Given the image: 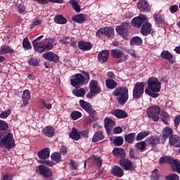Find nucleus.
<instances>
[{"label":"nucleus","instance_id":"obj_1","mask_svg":"<svg viewBox=\"0 0 180 180\" xmlns=\"http://www.w3.org/2000/svg\"><path fill=\"white\" fill-rule=\"evenodd\" d=\"M161 91V82L157 77H152L148 80V87L145 90V94L152 98H158L159 94Z\"/></svg>","mask_w":180,"mask_h":180},{"label":"nucleus","instance_id":"obj_2","mask_svg":"<svg viewBox=\"0 0 180 180\" xmlns=\"http://www.w3.org/2000/svg\"><path fill=\"white\" fill-rule=\"evenodd\" d=\"M113 95L117 96V101L120 105H124L129 100V89L127 87H117L114 91Z\"/></svg>","mask_w":180,"mask_h":180},{"label":"nucleus","instance_id":"obj_3","mask_svg":"<svg viewBox=\"0 0 180 180\" xmlns=\"http://www.w3.org/2000/svg\"><path fill=\"white\" fill-rule=\"evenodd\" d=\"M89 82V73L83 72V75L81 74H76L74 79H71L70 84L75 88H79L82 85L87 84Z\"/></svg>","mask_w":180,"mask_h":180},{"label":"nucleus","instance_id":"obj_4","mask_svg":"<svg viewBox=\"0 0 180 180\" xmlns=\"http://www.w3.org/2000/svg\"><path fill=\"white\" fill-rule=\"evenodd\" d=\"M79 105L82 109L86 110L87 113H89V122L88 123H92L94 120L96 119V111L92 108V105L91 103L84 101V100H80L79 101Z\"/></svg>","mask_w":180,"mask_h":180},{"label":"nucleus","instance_id":"obj_5","mask_svg":"<svg viewBox=\"0 0 180 180\" xmlns=\"http://www.w3.org/2000/svg\"><path fill=\"white\" fill-rule=\"evenodd\" d=\"M0 147L4 150H11L15 147L13 134L8 133L0 141Z\"/></svg>","mask_w":180,"mask_h":180},{"label":"nucleus","instance_id":"obj_6","mask_svg":"<svg viewBox=\"0 0 180 180\" xmlns=\"http://www.w3.org/2000/svg\"><path fill=\"white\" fill-rule=\"evenodd\" d=\"M161 108L158 105L150 106L147 109L148 117L153 119V122H158L160 120V112Z\"/></svg>","mask_w":180,"mask_h":180},{"label":"nucleus","instance_id":"obj_7","mask_svg":"<svg viewBox=\"0 0 180 180\" xmlns=\"http://www.w3.org/2000/svg\"><path fill=\"white\" fill-rule=\"evenodd\" d=\"M144 94V84L141 82H136L133 89V98L134 99H140Z\"/></svg>","mask_w":180,"mask_h":180},{"label":"nucleus","instance_id":"obj_8","mask_svg":"<svg viewBox=\"0 0 180 180\" xmlns=\"http://www.w3.org/2000/svg\"><path fill=\"white\" fill-rule=\"evenodd\" d=\"M115 34V30L112 27H105L100 28L96 33V37H101V36H107L112 37Z\"/></svg>","mask_w":180,"mask_h":180},{"label":"nucleus","instance_id":"obj_9","mask_svg":"<svg viewBox=\"0 0 180 180\" xmlns=\"http://www.w3.org/2000/svg\"><path fill=\"white\" fill-rule=\"evenodd\" d=\"M148 20L147 19V17L144 14H140L138 17H135L132 19L131 23L134 27H137L139 29V27H141V25L144 22H147Z\"/></svg>","mask_w":180,"mask_h":180},{"label":"nucleus","instance_id":"obj_10","mask_svg":"<svg viewBox=\"0 0 180 180\" xmlns=\"http://www.w3.org/2000/svg\"><path fill=\"white\" fill-rule=\"evenodd\" d=\"M111 56L113 58H120V63H124V61H127V55L124 54V53H123L120 49H112L111 51Z\"/></svg>","mask_w":180,"mask_h":180},{"label":"nucleus","instance_id":"obj_11","mask_svg":"<svg viewBox=\"0 0 180 180\" xmlns=\"http://www.w3.org/2000/svg\"><path fill=\"white\" fill-rule=\"evenodd\" d=\"M44 36L41 35L39 37H37L35 40L33 41L32 45L33 47L37 53H44V50L43 48V44L44 42H40V40L43 39Z\"/></svg>","mask_w":180,"mask_h":180},{"label":"nucleus","instance_id":"obj_12","mask_svg":"<svg viewBox=\"0 0 180 180\" xmlns=\"http://www.w3.org/2000/svg\"><path fill=\"white\" fill-rule=\"evenodd\" d=\"M37 172H39V174L42 175V176H44V178H49L53 175L51 170L44 165H39L37 167Z\"/></svg>","mask_w":180,"mask_h":180},{"label":"nucleus","instance_id":"obj_13","mask_svg":"<svg viewBox=\"0 0 180 180\" xmlns=\"http://www.w3.org/2000/svg\"><path fill=\"white\" fill-rule=\"evenodd\" d=\"M138 9L141 11V12H150L151 11V7H150V4L148 1L146 0H140L137 3Z\"/></svg>","mask_w":180,"mask_h":180},{"label":"nucleus","instance_id":"obj_14","mask_svg":"<svg viewBox=\"0 0 180 180\" xmlns=\"http://www.w3.org/2000/svg\"><path fill=\"white\" fill-rule=\"evenodd\" d=\"M126 27H127V23H124L121 25H118L116 27L117 33H118V34H120V36L123 37V39H126L127 37V35L129 34V31L127 30V29Z\"/></svg>","mask_w":180,"mask_h":180},{"label":"nucleus","instance_id":"obj_15","mask_svg":"<svg viewBox=\"0 0 180 180\" xmlns=\"http://www.w3.org/2000/svg\"><path fill=\"white\" fill-rule=\"evenodd\" d=\"M42 57H44L45 60H48V61H53V63H58V61H60V58L57 54L53 52L44 53L42 55Z\"/></svg>","mask_w":180,"mask_h":180},{"label":"nucleus","instance_id":"obj_16","mask_svg":"<svg viewBox=\"0 0 180 180\" xmlns=\"http://www.w3.org/2000/svg\"><path fill=\"white\" fill-rule=\"evenodd\" d=\"M120 165L124 169L125 171H130L133 165L130 160L124 158L120 160Z\"/></svg>","mask_w":180,"mask_h":180},{"label":"nucleus","instance_id":"obj_17","mask_svg":"<svg viewBox=\"0 0 180 180\" xmlns=\"http://www.w3.org/2000/svg\"><path fill=\"white\" fill-rule=\"evenodd\" d=\"M98 60L99 63H106L109 60V51L103 50L101 51L98 55Z\"/></svg>","mask_w":180,"mask_h":180},{"label":"nucleus","instance_id":"obj_18","mask_svg":"<svg viewBox=\"0 0 180 180\" xmlns=\"http://www.w3.org/2000/svg\"><path fill=\"white\" fill-rule=\"evenodd\" d=\"M169 144L172 147H180V138L178 135H172L169 137Z\"/></svg>","mask_w":180,"mask_h":180},{"label":"nucleus","instance_id":"obj_19","mask_svg":"<svg viewBox=\"0 0 180 180\" xmlns=\"http://www.w3.org/2000/svg\"><path fill=\"white\" fill-rule=\"evenodd\" d=\"M111 174L114 175V176H117V178H122V176L124 175V172L122 167L115 166L111 169Z\"/></svg>","mask_w":180,"mask_h":180},{"label":"nucleus","instance_id":"obj_20","mask_svg":"<svg viewBox=\"0 0 180 180\" xmlns=\"http://www.w3.org/2000/svg\"><path fill=\"white\" fill-rule=\"evenodd\" d=\"M53 47H54V39L51 38L46 39L43 43L44 51H46V50H51Z\"/></svg>","mask_w":180,"mask_h":180},{"label":"nucleus","instance_id":"obj_21","mask_svg":"<svg viewBox=\"0 0 180 180\" xmlns=\"http://www.w3.org/2000/svg\"><path fill=\"white\" fill-rule=\"evenodd\" d=\"M141 33L143 36H147V34H148L149 33H151V23L147 22L143 24L141 29Z\"/></svg>","mask_w":180,"mask_h":180},{"label":"nucleus","instance_id":"obj_22","mask_svg":"<svg viewBox=\"0 0 180 180\" xmlns=\"http://www.w3.org/2000/svg\"><path fill=\"white\" fill-rule=\"evenodd\" d=\"M146 143L152 147H155L157 144L160 143V139L157 136H150L146 139Z\"/></svg>","mask_w":180,"mask_h":180},{"label":"nucleus","instance_id":"obj_23","mask_svg":"<svg viewBox=\"0 0 180 180\" xmlns=\"http://www.w3.org/2000/svg\"><path fill=\"white\" fill-rule=\"evenodd\" d=\"M78 47L80 50L87 51V50H91V49H92V44L89 42L82 41L78 43Z\"/></svg>","mask_w":180,"mask_h":180},{"label":"nucleus","instance_id":"obj_24","mask_svg":"<svg viewBox=\"0 0 180 180\" xmlns=\"http://www.w3.org/2000/svg\"><path fill=\"white\" fill-rule=\"evenodd\" d=\"M112 115H114V116H116V117H117L118 119H124L126 117H127V112H126V111L123 110H115L114 111H112Z\"/></svg>","mask_w":180,"mask_h":180},{"label":"nucleus","instance_id":"obj_25","mask_svg":"<svg viewBox=\"0 0 180 180\" xmlns=\"http://www.w3.org/2000/svg\"><path fill=\"white\" fill-rule=\"evenodd\" d=\"M38 157L41 160H47L50 157V149L44 148V150L38 152Z\"/></svg>","mask_w":180,"mask_h":180},{"label":"nucleus","instance_id":"obj_26","mask_svg":"<svg viewBox=\"0 0 180 180\" xmlns=\"http://www.w3.org/2000/svg\"><path fill=\"white\" fill-rule=\"evenodd\" d=\"M0 53L1 54H8V53L13 54V53H15V50L8 45H3L0 48Z\"/></svg>","mask_w":180,"mask_h":180},{"label":"nucleus","instance_id":"obj_27","mask_svg":"<svg viewBox=\"0 0 180 180\" xmlns=\"http://www.w3.org/2000/svg\"><path fill=\"white\" fill-rule=\"evenodd\" d=\"M54 128L53 127L48 126L42 130L43 134L46 137H53L54 136Z\"/></svg>","mask_w":180,"mask_h":180},{"label":"nucleus","instance_id":"obj_28","mask_svg":"<svg viewBox=\"0 0 180 180\" xmlns=\"http://www.w3.org/2000/svg\"><path fill=\"white\" fill-rule=\"evenodd\" d=\"M170 165L172 167V171H174L175 172H177L178 174H180V162L178 160H172V163H170Z\"/></svg>","mask_w":180,"mask_h":180},{"label":"nucleus","instance_id":"obj_29","mask_svg":"<svg viewBox=\"0 0 180 180\" xmlns=\"http://www.w3.org/2000/svg\"><path fill=\"white\" fill-rule=\"evenodd\" d=\"M153 19H155L157 25H162V23H165V18H164V15H161L160 13H155V14H153Z\"/></svg>","mask_w":180,"mask_h":180},{"label":"nucleus","instance_id":"obj_30","mask_svg":"<svg viewBox=\"0 0 180 180\" xmlns=\"http://www.w3.org/2000/svg\"><path fill=\"white\" fill-rule=\"evenodd\" d=\"M69 136L70 137V139H72V140H75L76 141H78V140L81 139V135H79V132L75 128H72V131L69 134Z\"/></svg>","mask_w":180,"mask_h":180},{"label":"nucleus","instance_id":"obj_31","mask_svg":"<svg viewBox=\"0 0 180 180\" xmlns=\"http://www.w3.org/2000/svg\"><path fill=\"white\" fill-rule=\"evenodd\" d=\"M104 122H105V127L106 131L109 133V131H110V128L113 127V126L116 124V122L113 121V120H110L109 118H105Z\"/></svg>","mask_w":180,"mask_h":180},{"label":"nucleus","instance_id":"obj_32","mask_svg":"<svg viewBox=\"0 0 180 180\" xmlns=\"http://www.w3.org/2000/svg\"><path fill=\"white\" fill-rule=\"evenodd\" d=\"M90 91L92 94L99 93V89L98 88V82L96 80H91L90 82Z\"/></svg>","mask_w":180,"mask_h":180},{"label":"nucleus","instance_id":"obj_33","mask_svg":"<svg viewBox=\"0 0 180 180\" xmlns=\"http://www.w3.org/2000/svg\"><path fill=\"white\" fill-rule=\"evenodd\" d=\"M89 160L92 162V164H95V165H97V167H102V163L103 162V160H101V157L93 155L91 158H90Z\"/></svg>","mask_w":180,"mask_h":180},{"label":"nucleus","instance_id":"obj_34","mask_svg":"<svg viewBox=\"0 0 180 180\" xmlns=\"http://www.w3.org/2000/svg\"><path fill=\"white\" fill-rule=\"evenodd\" d=\"M72 20L76 23H83V22H85V15L84 14H77L72 16Z\"/></svg>","mask_w":180,"mask_h":180},{"label":"nucleus","instance_id":"obj_35","mask_svg":"<svg viewBox=\"0 0 180 180\" xmlns=\"http://www.w3.org/2000/svg\"><path fill=\"white\" fill-rule=\"evenodd\" d=\"M22 98L24 105H27V103H29V99H30V91L29 89L23 91Z\"/></svg>","mask_w":180,"mask_h":180},{"label":"nucleus","instance_id":"obj_36","mask_svg":"<svg viewBox=\"0 0 180 180\" xmlns=\"http://www.w3.org/2000/svg\"><path fill=\"white\" fill-rule=\"evenodd\" d=\"M112 153L114 155H116V157H121V158H124V157H126L124 150L120 148L114 149Z\"/></svg>","mask_w":180,"mask_h":180},{"label":"nucleus","instance_id":"obj_37","mask_svg":"<svg viewBox=\"0 0 180 180\" xmlns=\"http://www.w3.org/2000/svg\"><path fill=\"white\" fill-rule=\"evenodd\" d=\"M103 133L101 131H97L94 134L92 138V142L96 143V141H99L100 140H103Z\"/></svg>","mask_w":180,"mask_h":180},{"label":"nucleus","instance_id":"obj_38","mask_svg":"<svg viewBox=\"0 0 180 180\" xmlns=\"http://www.w3.org/2000/svg\"><path fill=\"white\" fill-rule=\"evenodd\" d=\"M174 158L171 156H163L160 158L159 163L160 164H172V160Z\"/></svg>","mask_w":180,"mask_h":180},{"label":"nucleus","instance_id":"obj_39","mask_svg":"<svg viewBox=\"0 0 180 180\" xmlns=\"http://www.w3.org/2000/svg\"><path fill=\"white\" fill-rule=\"evenodd\" d=\"M54 22L58 25H65L67 20L63 15H58L54 18Z\"/></svg>","mask_w":180,"mask_h":180},{"label":"nucleus","instance_id":"obj_40","mask_svg":"<svg viewBox=\"0 0 180 180\" xmlns=\"http://www.w3.org/2000/svg\"><path fill=\"white\" fill-rule=\"evenodd\" d=\"M105 84L107 88H109V89H115V88L117 86V83L115 80L110 79H106Z\"/></svg>","mask_w":180,"mask_h":180},{"label":"nucleus","instance_id":"obj_41","mask_svg":"<svg viewBox=\"0 0 180 180\" xmlns=\"http://www.w3.org/2000/svg\"><path fill=\"white\" fill-rule=\"evenodd\" d=\"M130 43L132 46H140L143 44V39L140 37H134L131 39Z\"/></svg>","mask_w":180,"mask_h":180},{"label":"nucleus","instance_id":"obj_42","mask_svg":"<svg viewBox=\"0 0 180 180\" xmlns=\"http://www.w3.org/2000/svg\"><path fill=\"white\" fill-rule=\"evenodd\" d=\"M172 136V129L169 127H165L162 131L163 139H168V137Z\"/></svg>","mask_w":180,"mask_h":180},{"label":"nucleus","instance_id":"obj_43","mask_svg":"<svg viewBox=\"0 0 180 180\" xmlns=\"http://www.w3.org/2000/svg\"><path fill=\"white\" fill-rule=\"evenodd\" d=\"M69 4L72 5L73 9H75L76 12H81V6H79L78 1H77V0H70Z\"/></svg>","mask_w":180,"mask_h":180},{"label":"nucleus","instance_id":"obj_44","mask_svg":"<svg viewBox=\"0 0 180 180\" xmlns=\"http://www.w3.org/2000/svg\"><path fill=\"white\" fill-rule=\"evenodd\" d=\"M135 139H136V133H131L127 135H125L124 136L125 141H127V143H129L130 144H131V143L134 141Z\"/></svg>","mask_w":180,"mask_h":180},{"label":"nucleus","instance_id":"obj_45","mask_svg":"<svg viewBox=\"0 0 180 180\" xmlns=\"http://www.w3.org/2000/svg\"><path fill=\"white\" fill-rule=\"evenodd\" d=\"M148 134H150V131H143L139 132L136 136V141H140V140H143V139H145V137H147Z\"/></svg>","mask_w":180,"mask_h":180},{"label":"nucleus","instance_id":"obj_46","mask_svg":"<svg viewBox=\"0 0 180 180\" xmlns=\"http://www.w3.org/2000/svg\"><path fill=\"white\" fill-rule=\"evenodd\" d=\"M72 94L77 97L84 96H85V90L82 88L77 89L72 91Z\"/></svg>","mask_w":180,"mask_h":180},{"label":"nucleus","instance_id":"obj_47","mask_svg":"<svg viewBox=\"0 0 180 180\" xmlns=\"http://www.w3.org/2000/svg\"><path fill=\"white\" fill-rule=\"evenodd\" d=\"M22 47L24 50H30V49H32V44H30V41H29V39L27 37L23 39Z\"/></svg>","mask_w":180,"mask_h":180},{"label":"nucleus","instance_id":"obj_48","mask_svg":"<svg viewBox=\"0 0 180 180\" xmlns=\"http://www.w3.org/2000/svg\"><path fill=\"white\" fill-rule=\"evenodd\" d=\"M161 57L162 58H165V60H172L173 56H172V54H171V53H169V51H163L161 53Z\"/></svg>","mask_w":180,"mask_h":180},{"label":"nucleus","instance_id":"obj_49","mask_svg":"<svg viewBox=\"0 0 180 180\" xmlns=\"http://www.w3.org/2000/svg\"><path fill=\"white\" fill-rule=\"evenodd\" d=\"M51 158L56 162H60V161H61V154H60V153H53L51 155Z\"/></svg>","mask_w":180,"mask_h":180},{"label":"nucleus","instance_id":"obj_50","mask_svg":"<svg viewBox=\"0 0 180 180\" xmlns=\"http://www.w3.org/2000/svg\"><path fill=\"white\" fill-rule=\"evenodd\" d=\"M161 119L165 124H168V122L169 121V115L166 112H163L161 114Z\"/></svg>","mask_w":180,"mask_h":180},{"label":"nucleus","instance_id":"obj_51","mask_svg":"<svg viewBox=\"0 0 180 180\" xmlns=\"http://www.w3.org/2000/svg\"><path fill=\"white\" fill-rule=\"evenodd\" d=\"M82 117V114L79 112V111H73L71 113V117L73 119V120H78L79 117Z\"/></svg>","mask_w":180,"mask_h":180},{"label":"nucleus","instance_id":"obj_52","mask_svg":"<svg viewBox=\"0 0 180 180\" xmlns=\"http://www.w3.org/2000/svg\"><path fill=\"white\" fill-rule=\"evenodd\" d=\"M165 179L167 180H179V176L175 174H170L165 176Z\"/></svg>","mask_w":180,"mask_h":180},{"label":"nucleus","instance_id":"obj_53","mask_svg":"<svg viewBox=\"0 0 180 180\" xmlns=\"http://www.w3.org/2000/svg\"><path fill=\"white\" fill-rule=\"evenodd\" d=\"M136 147L141 151H144L146 150V142L140 141L136 143Z\"/></svg>","mask_w":180,"mask_h":180},{"label":"nucleus","instance_id":"obj_54","mask_svg":"<svg viewBox=\"0 0 180 180\" xmlns=\"http://www.w3.org/2000/svg\"><path fill=\"white\" fill-rule=\"evenodd\" d=\"M114 144L118 146H122L123 144V138L122 136L116 137L114 139Z\"/></svg>","mask_w":180,"mask_h":180},{"label":"nucleus","instance_id":"obj_55","mask_svg":"<svg viewBox=\"0 0 180 180\" xmlns=\"http://www.w3.org/2000/svg\"><path fill=\"white\" fill-rule=\"evenodd\" d=\"M8 127H9L8 126V123H6V122L0 120V131L8 130Z\"/></svg>","mask_w":180,"mask_h":180},{"label":"nucleus","instance_id":"obj_56","mask_svg":"<svg viewBox=\"0 0 180 180\" xmlns=\"http://www.w3.org/2000/svg\"><path fill=\"white\" fill-rule=\"evenodd\" d=\"M11 109H8L7 110L1 113L0 117L1 119H6V117H8V116H9V115H11Z\"/></svg>","mask_w":180,"mask_h":180},{"label":"nucleus","instance_id":"obj_57","mask_svg":"<svg viewBox=\"0 0 180 180\" xmlns=\"http://www.w3.org/2000/svg\"><path fill=\"white\" fill-rule=\"evenodd\" d=\"M29 64L30 65H36V66H39V60H37V58H32L30 59V60L29 61Z\"/></svg>","mask_w":180,"mask_h":180},{"label":"nucleus","instance_id":"obj_58","mask_svg":"<svg viewBox=\"0 0 180 180\" xmlns=\"http://www.w3.org/2000/svg\"><path fill=\"white\" fill-rule=\"evenodd\" d=\"M180 123V115H177L174 118V126L175 127H178Z\"/></svg>","mask_w":180,"mask_h":180},{"label":"nucleus","instance_id":"obj_59","mask_svg":"<svg viewBox=\"0 0 180 180\" xmlns=\"http://www.w3.org/2000/svg\"><path fill=\"white\" fill-rule=\"evenodd\" d=\"M71 41L67 37H65L62 40H60V43L62 44H70Z\"/></svg>","mask_w":180,"mask_h":180},{"label":"nucleus","instance_id":"obj_60","mask_svg":"<svg viewBox=\"0 0 180 180\" xmlns=\"http://www.w3.org/2000/svg\"><path fill=\"white\" fill-rule=\"evenodd\" d=\"M40 23H41V21L39 20H34L32 22V24L31 25V29H33V27H34L35 26H39V25H40Z\"/></svg>","mask_w":180,"mask_h":180},{"label":"nucleus","instance_id":"obj_61","mask_svg":"<svg viewBox=\"0 0 180 180\" xmlns=\"http://www.w3.org/2000/svg\"><path fill=\"white\" fill-rule=\"evenodd\" d=\"M71 169H77L78 168V163L75 162L74 160L70 162Z\"/></svg>","mask_w":180,"mask_h":180},{"label":"nucleus","instance_id":"obj_62","mask_svg":"<svg viewBox=\"0 0 180 180\" xmlns=\"http://www.w3.org/2000/svg\"><path fill=\"white\" fill-rule=\"evenodd\" d=\"M42 105L44 108H46V109H48V110H50V109H51V104L50 103H46V101H43L41 102Z\"/></svg>","mask_w":180,"mask_h":180},{"label":"nucleus","instance_id":"obj_63","mask_svg":"<svg viewBox=\"0 0 180 180\" xmlns=\"http://www.w3.org/2000/svg\"><path fill=\"white\" fill-rule=\"evenodd\" d=\"M25 6L19 5L18 6V11L20 13H25Z\"/></svg>","mask_w":180,"mask_h":180},{"label":"nucleus","instance_id":"obj_64","mask_svg":"<svg viewBox=\"0 0 180 180\" xmlns=\"http://www.w3.org/2000/svg\"><path fill=\"white\" fill-rule=\"evenodd\" d=\"M12 175L11 174H5L3 176V177L1 179V180H12Z\"/></svg>","mask_w":180,"mask_h":180}]
</instances>
